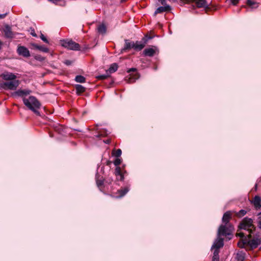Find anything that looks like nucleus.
Returning a JSON list of instances; mask_svg holds the SVG:
<instances>
[{"label":"nucleus","mask_w":261,"mask_h":261,"mask_svg":"<svg viewBox=\"0 0 261 261\" xmlns=\"http://www.w3.org/2000/svg\"><path fill=\"white\" fill-rule=\"evenodd\" d=\"M22 100L24 105L29 110L32 111L37 115H40L38 109L41 107V103L35 97L31 96L28 98L23 97Z\"/></svg>","instance_id":"obj_1"},{"label":"nucleus","mask_w":261,"mask_h":261,"mask_svg":"<svg viewBox=\"0 0 261 261\" xmlns=\"http://www.w3.org/2000/svg\"><path fill=\"white\" fill-rule=\"evenodd\" d=\"M239 227L241 229L247 230L249 234L252 233L256 228L253 224V220L248 217H245L242 220Z\"/></svg>","instance_id":"obj_2"},{"label":"nucleus","mask_w":261,"mask_h":261,"mask_svg":"<svg viewBox=\"0 0 261 261\" xmlns=\"http://www.w3.org/2000/svg\"><path fill=\"white\" fill-rule=\"evenodd\" d=\"M19 85V81L14 80L0 83V88L4 90H14L17 89Z\"/></svg>","instance_id":"obj_3"},{"label":"nucleus","mask_w":261,"mask_h":261,"mask_svg":"<svg viewBox=\"0 0 261 261\" xmlns=\"http://www.w3.org/2000/svg\"><path fill=\"white\" fill-rule=\"evenodd\" d=\"M251 237V233L249 234L247 236V245L249 246L251 248H255L261 244V235L260 234H256L252 240H250Z\"/></svg>","instance_id":"obj_4"},{"label":"nucleus","mask_w":261,"mask_h":261,"mask_svg":"<svg viewBox=\"0 0 261 261\" xmlns=\"http://www.w3.org/2000/svg\"><path fill=\"white\" fill-rule=\"evenodd\" d=\"M233 230V227L231 225L222 224L218 229L217 236H229L231 234Z\"/></svg>","instance_id":"obj_5"},{"label":"nucleus","mask_w":261,"mask_h":261,"mask_svg":"<svg viewBox=\"0 0 261 261\" xmlns=\"http://www.w3.org/2000/svg\"><path fill=\"white\" fill-rule=\"evenodd\" d=\"M61 45L65 48L73 50H79L80 45L71 40H63L61 41Z\"/></svg>","instance_id":"obj_6"},{"label":"nucleus","mask_w":261,"mask_h":261,"mask_svg":"<svg viewBox=\"0 0 261 261\" xmlns=\"http://www.w3.org/2000/svg\"><path fill=\"white\" fill-rule=\"evenodd\" d=\"M17 51L19 55L24 57L28 58L30 56V51L27 47L23 46H18Z\"/></svg>","instance_id":"obj_7"},{"label":"nucleus","mask_w":261,"mask_h":261,"mask_svg":"<svg viewBox=\"0 0 261 261\" xmlns=\"http://www.w3.org/2000/svg\"><path fill=\"white\" fill-rule=\"evenodd\" d=\"M0 77L5 81H11L15 80L16 76L11 72H5L0 75Z\"/></svg>","instance_id":"obj_8"},{"label":"nucleus","mask_w":261,"mask_h":261,"mask_svg":"<svg viewBox=\"0 0 261 261\" xmlns=\"http://www.w3.org/2000/svg\"><path fill=\"white\" fill-rule=\"evenodd\" d=\"M223 239L220 238V236H218L217 239L215 240L213 246H212V249H218L222 247H223Z\"/></svg>","instance_id":"obj_9"},{"label":"nucleus","mask_w":261,"mask_h":261,"mask_svg":"<svg viewBox=\"0 0 261 261\" xmlns=\"http://www.w3.org/2000/svg\"><path fill=\"white\" fill-rule=\"evenodd\" d=\"M231 218V213L230 211H227L225 213L222 217V222L224 224L231 225L229 222Z\"/></svg>","instance_id":"obj_10"},{"label":"nucleus","mask_w":261,"mask_h":261,"mask_svg":"<svg viewBox=\"0 0 261 261\" xmlns=\"http://www.w3.org/2000/svg\"><path fill=\"white\" fill-rule=\"evenodd\" d=\"M198 8H208V5L206 0H196L195 2Z\"/></svg>","instance_id":"obj_11"},{"label":"nucleus","mask_w":261,"mask_h":261,"mask_svg":"<svg viewBox=\"0 0 261 261\" xmlns=\"http://www.w3.org/2000/svg\"><path fill=\"white\" fill-rule=\"evenodd\" d=\"M171 8L169 5H166L164 6H161L157 8V9L154 12V15H155L158 13H161L163 12H166L170 10Z\"/></svg>","instance_id":"obj_12"},{"label":"nucleus","mask_w":261,"mask_h":261,"mask_svg":"<svg viewBox=\"0 0 261 261\" xmlns=\"http://www.w3.org/2000/svg\"><path fill=\"white\" fill-rule=\"evenodd\" d=\"M4 31L6 37L12 38L13 37V33L11 31V28L8 25L5 27Z\"/></svg>","instance_id":"obj_13"},{"label":"nucleus","mask_w":261,"mask_h":261,"mask_svg":"<svg viewBox=\"0 0 261 261\" xmlns=\"http://www.w3.org/2000/svg\"><path fill=\"white\" fill-rule=\"evenodd\" d=\"M253 205L256 210H258L261 207V200L259 196H256L253 201Z\"/></svg>","instance_id":"obj_14"},{"label":"nucleus","mask_w":261,"mask_h":261,"mask_svg":"<svg viewBox=\"0 0 261 261\" xmlns=\"http://www.w3.org/2000/svg\"><path fill=\"white\" fill-rule=\"evenodd\" d=\"M30 93V91L29 90H18L16 91H15L13 94V95H17L19 96H23L24 95H29Z\"/></svg>","instance_id":"obj_15"},{"label":"nucleus","mask_w":261,"mask_h":261,"mask_svg":"<svg viewBox=\"0 0 261 261\" xmlns=\"http://www.w3.org/2000/svg\"><path fill=\"white\" fill-rule=\"evenodd\" d=\"M143 53L146 56L152 57L155 54V50L152 48H146L144 50Z\"/></svg>","instance_id":"obj_16"},{"label":"nucleus","mask_w":261,"mask_h":261,"mask_svg":"<svg viewBox=\"0 0 261 261\" xmlns=\"http://www.w3.org/2000/svg\"><path fill=\"white\" fill-rule=\"evenodd\" d=\"M118 69V65L116 63L112 64L110 68L106 71L107 73L110 75L111 73L115 72Z\"/></svg>","instance_id":"obj_17"},{"label":"nucleus","mask_w":261,"mask_h":261,"mask_svg":"<svg viewBox=\"0 0 261 261\" xmlns=\"http://www.w3.org/2000/svg\"><path fill=\"white\" fill-rule=\"evenodd\" d=\"M145 46V44L140 41H136L134 44V49L137 50H141Z\"/></svg>","instance_id":"obj_18"},{"label":"nucleus","mask_w":261,"mask_h":261,"mask_svg":"<svg viewBox=\"0 0 261 261\" xmlns=\"http://www.w3.org/2000/svg\"><path fill=\"white\" fill-rule=\"evenodd\" d=\"M129 191V188L128 187H125L122 189H120L118 191V193L119 194V195L118 196L117 198H121L124 196Z\"/></svg>","instance_id":"obj_19"},{"label":"nucleus","mask_w":261,"mask_h":261,"mask_svg":"<svg viewBox=\"0 0 261 261\" xmlns=\"http://www.w3.org/2000/svg\"><path fill=\"white\" fill-rule=\"evenodd\" d=\"M245 257V254L242 251H239L236 254V258L237 261H244Z\"/></svg>","instance_id":"obj_20"},{"label":"nucleus","mask_w":261,"mask_h":261,"mask_svg":"<svg viewBox=\"0 0 261 261\" xmlns=\"http://www.w3.org/2000/svg\"><path fill=\"white\" fill-rule=\"evenodd\" d=\"M115 174L116 176H119V179L120 180H123L124 179L123 175L122 174L121 171V169L120 167H117L115 169Z\"/></svg>","instance_id":"obj_21"},{"label":"nucleus","mask_w":261,"mask_h":261,"mask_svg":"<svg viewBox=\"0 0 261 261\" xmlns=\"http://www.w3.org/2000/svg\"><path fill=\"white\" fill-rule=\"evenodd\" d=\"M32 45L34 48L38 49L44 53H47L49 50L48 48L45 47L43 46H40L36 44H33Z\"/></svg>","instance_id":"obj_22"},{"label":"nucleus","mask_w":261,"mask_h":261,"mask_svg":"<svg viewBox=\"0 0 261 261\" xmlns=\"http://www.w3.org/2000/svg\"><path fill=\"white\" fill-rule=\"evenodd\" d=\"M97 30L99 33L105 34L107 31L106 27L103 24H101L98 27Z\"/></svg>","instance_id":"obj_23"},{"label":"nucleus","mask_w":261,"mask_h":261,"mask_svg":"<svg viewBox=\"0 0 261 261\" xmlns=\"http://www.w3.org/2000/svg\"><path fill=\"white\" fill-rule=\"evenodd\" d=\"M247 4L250 7L253 8H257L258 5V4L254 0H246Z\"/></svg>","instance_id":"obj_24"},{"label":"nucleus","mask_w":261,"mask_h":261,"mask_svg":"<svg viewBox=\"0 0 261 261\" xmlns=\"http://www.w3.org/2000/svg\"><path fill=\"white\" fill-rule=\"evenodd\" d=\"M75 89L76 91V93L78 94H80L81 93H82L85 91V88L81 85H75Z\"/></svg>","instance_id":"obj_25"},{"label":"nucleus","mask_w":261,"mask_h":261,"mask_svg":"<svg viewBox=\"0 0 261 261\" xmlns=\"http://www.w3.org/2000/svg\"><path fill=\"white\" fill-rule=\"evenodd\" d=\"M248 239L245 238L244 239H242L238 243V246L240 248H243L245 245H247Z\"/></svg>","instance_id":"obj_26"},{"label":"nucleus","mask_w":261,"mask_h":261,"mask_svg":"<svg viewBox=\"0 0 261 261\" xmlns=\"http://www.w3.org/2000/svg\"><path fill=\"white\" fill-rule=\"evenodd\" d=\"M134 44H135V42H129L128 40H125V44L124 49H130V48L134 49Z\"/></svg>","instance_id":"obj_27"},{"label":"nucleus","mask_w":261,"mask_h":261,"mask_svg":"<svg viewBox=\"0 0 261 261\" xmlns=\"http://www.w3.org/2000/svg\"><path fill=\"white\" fill-rule=\"evenodd\" d=\"M219 250L218 249H215L214 252V255L213 257V261H219Z\"/></svg>","instance_id":"obj_28"},{"label":"nucleus","mask_w":261,"mask_h":261,"mask_svg":"<svg viewBox=\"0 0 261 261\" xmlns=\"http://www.w3.org/2000/svg\"><path fill=\"white\" fill-rule=\"evenodd\" d=\"M75 80L78 83H84L85 82L86 79L85 77L82 75H77L75 78Z\"/></svg>","instance_id":"obj_29"},{"label":"nucleus","mask_w":261,"mask_h":261,"mask_svg":"<svg viewBox=\"0 0 261 261\" xmlns=\"http://www.w3.org/2000/svg\"><path fill=\"white\" fill-rule=\"evenodd\" d=\"M121 153H122V151L120 149H118L116 150H114L112 153V155L115 156L116 158H118V157L120 156V155H121Z\"/></svg>","instance_id":"obj_30"},{"label":"nucleus","mask_w":261,"mask_h":261,"mask_svg":"<svg viewBox=\"0 0 261 261\" xmlns=\"http://www.w3.org/2000/svg\"><path fill=\"white\" fill-rule=\"evenodd\" d=\"M247 213L246 211L244 210H241L240 211H239L238 213H236V215L238 217H242L244 216L245 215H246Z\"/></svg>","instance_id":"obj_31"},{"label":"nucleus","mask_w":261,"mask_h":261,"mask_svg":"<svg viewBox=\"0 0 261 261\" xmlns=\"http://www.w3.org/2000/svg\"><path fill=\"white\" fill-rule=\"evenodd\" d=\"M109 76H110V75L109 74V73H107L106 72V73L105 74L99 75L97 76L96 77V78L99 80H105V79H107L108 77H109Z\"/></svg>","instance_id":"obj_32"},{"label":"nucleus","mask_w":261,"mask_h":261,"mask_svg":"<svg viewBox=\"0 0 261 261\" xmlns=\"http://www.w3.org/2000/svg\"><path fill=\"white\" fill-rule=\"evenodd\" d=\"M121 163V160L118 158H117L114 161V164L115 166H118Z\"/></svg>","instance_id":"obj_33"},{"label":"nucleus","mask_w":261,"mask_h":261,"mask_svg":"<svg viewBox=\"0 0 261 261\" xmlns=\"http://www.w3.org/2000/svg\"><path fill=\"white\" fill-rule=\"evenodd\" d=\"M40 38L41 39V40L44 41V42L46 43H48L49 42L48 41V40L46 39V38L44 36L43 34H41V35H40Z\"/></svg>","instance_id":"obj_34"},{"label":"nucleus","mask_w":261,"mask_h":261,"mask_svg":"<svg viewBox=\"0 0 261 261\" xmlns=\"http://www.w3.org/2000/svg\"><path fill=\"white\" fill-rule=\"evenodd\" d=\"M239 1V0H230V2L233 5H236L238 3Z\"/></svg>","instance_id":"obj_35"},{"label":"nucleus","mask_w":261,"mask_h":261,"mask_svg":"<svg viewBox=\"0 0 261 261\" xmlns=\"http://www.w3.org/2000/svg\"><path fill=\"white\" fill-rule=\"evenodd\" d=\"M159 2H161V4L163 6H166V0H159Z\"/></svg>","instance_id":"obj_36"},{"label":"nucleus","mask_w":261,"mask_h":261,"mask_svg":"<svg viewBox=\"0 0 261 261\" xmlns=\"http://www.w3.org/2000/svg\"><path fill=\"white\" fill-rule=\"evenodd\" d=\"M237 236L240 237L241 238H244L245 237V234L243 232H240L237 234Z\"/></svg>","instance_id":"obj_37"},{"label":"nucleus","mask_w":261,"mask_h":261,"mask_svg":"<svg viewBox=\"0 0 261 261\" xmlns=\"http://www.w3.org/2000/svg\"><path fill=\"white\" fill-rule=\"evenodd\" d=\"M103 182L102 181H97V185L98 187H100L102 185Z\"/></svg>","instance_id":"obj_38"},{"label":"nucleus","mask_w":261,"mask_h":261,"mask_svg":"<svg viewBox=\"0 0 261 261\" xmlns=\"http://www.w3.org/2000/svg\"><path fill=\"white\" fill-rule=\"evenodd\" d=\"M64 63L66 64V65H69L71 64V61H69V60H66L64 62Z\"/></svg>","instance_id":"obj_39"},{"label":"nucleus","mask_w":261,"mask_h":261,"mask_svg":"<svg viewBox=\"0 0 261 261\" xmlns=\"http://www.w3.org/2000/svg\"><path fill=\"white\" fill-rule=\"evenodd\" d=\"M136 70V69L135 68H132L128 70L127 72H130L131 71H135Z\"/></svg>","instance_id":"obj_40"},{"label":"nucleus","mask_w":261,"mask_h":261,"mask_svg":"<svg viewBox=\"0 0 261 261\" xmlns=\"http://www.w3.org/2000/svg\"><path fill=\"white\" fill-rule=\"evenodd\" d=\"M48 1L54 3H56V4L57 3H58L59 2H60L62 0H48Z\"/></svg>","instance_id":"obj_41"},{"label":"nucleus","mask_w":261,"mask_h":261,"mask_svg":"<svg viewBox=\"0 0 261 261\" xmlns=\"http://www.w3.org/2000/svg\"><path fill=\"white\" fill-rule=\"evenodd\" d=\"M31 35L34 36V37H37V35L35 33V31L34 30H33L32 32H31Z\"/></svg>","instance_id":"obj_42"},{"label":"nucleus","mask_w":261,"mask_h":261,"mask_svg":"<svg viewBox=\"0 0 261 261\" xmlns=\"http://www.w3.org/2000/svg\"><path fill=\"white\" fill-rule=\"evenodd\" d=\"M7 15V13L0 14V18H4Z\"/></svg>","instance_id":"obj_43"},{"label":"nucleus","mask_w":261,"mask_h":261,"mask_svg":"<svg viewBox=\"0 0 261 261\" xmlns=\"http://www.w3.org/2000/svg\"><path fill=\"white\" fill-rule=\"evenodd\" d=\"M258 226L261 229V220L258 221Z\"/></svg>","instance_id":"obj_44"},{"label":"nucleus","mask_w":261,"mask_h":261,"mask_svg":"<svg viewBox=\"0 0 261 261\" xmlns=\"http://www.w3.org/2000/svg\"><path fill=\"white\" fill-rule=\"evenodd\" d=\"M187 3L195 2L196 0H185Z\"/></svg>","instance_id":"obj_45"},{"label":"nucleus","mask_w":261,"mask_h":261,"mask_svg":"<svg viewBox=\"0 0 261 261\" xmlns=\"http://www.w3.org/2000/svg\"><path fill=\"white\" fill-rule=\"evenodd\" d=\"M2 44H3V43L1 41H0V49H1L2 48Z\"/></svg>","instance_id":"obj_46"},{"label":"nucleus","mask_w":261,"mask_h":261,"mask_svg":"<svg viewBox=\"0 0 261 261\" xmlns=\"http://www.w3.org/2000/svg\"><path fill=\"white\" fill-rule=\"evenodd\" d=\"M110 163H111V162L110 161H108L107 162V165H110Z\"/></svg>","instance_id":"obj_47"},{"label":"nucleus","mask_w":261,"mask_h":261,"mask_svg":"<svg viewBox=\"0 0 261 261\" xmlns=\"http://www.w3.org/2000/svg\"><path fill=\"white\" fill-rule=\"evenodd\" d=\"M105 142L107 143H109V141H106V142Z\"/></svg>","instance_id":"obj_48"},{"label":"nucleus","mask_w":261,"mask_h":261,"mask_svg":"<svg viewBox=\"0 0 261 261\" xmlns=\"http://www.w3.org/2000/svg\"><path fill=\"white\" fill-rule=\"evenodd\" d=\"M260 214H261V212H260V213H259L258 215H260Z\"/></svg>","instance_id":"obj_49"},{"label":"nucleus","mask_w":261,"mask_h":261,"mask_svg":"<svg viewBox=\"0 0 261 261\" xmlns=\"http://www.w3.org/2000/svg\"><path fill=\"white\" fill-rule=\"evenodd\" d=\"M124 1H125V0H122V1H121V2H124Z\"/></svg>","instance_id":"obj_50"}]
</instances>
